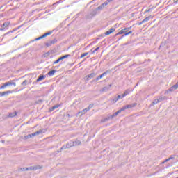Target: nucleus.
Wrapping results in <instances>:
<instances>
[{
	"label": "nucleus",
	"mask_w": 178,
	"mask_h": 178,
	"mask_svg": "<svg viewBox=\"0 0 178 178\" xmlns=\"http://www.w3.org/2000/svg\"><path fill=\"white\" fill-rule=\"evenodd\" d=\"M135 106H137V103H133L131 104H127L126 106H124L122 108H121L120 110H118L117 112L114 113L111 115H108L106 118H102L101 120L102 123H105V122H108V120H112L113 118H116L119 113H122V112L126 111V109H131V108H134Z\"/></svg>",
	"instance_id": "f257e3e1"
},
{
	"label": "nucleus",
	"mask_w": 178,
	"mask_h": 178,
	"mask_svg": "<svg viewBox=\"0 0 178 178\" xmlns=\"http://www.w3.org/2000/svg\"><path fill=\"white\" fill-rule=\"evenodd\" d=\"M98 15V13H97V10L95 9L90 10L88 12V13L85 15V18L86 20H89L92 19V17H95V16H97Z\"/></svg>",
	"instance_id": "f03ea898"
},
{
	"label": "nucleus",
	"mask_w": 178,
	"mask_h": 178,
	"mask_svg": "<svg viewBox=\"0 0 178 178\" xmlns=\"http://www.w3.org/2000/svg\"><path fill=\"white\" fill-rule=\"evenodd\" d=\"M69 57H70V54H66L65 56H63L58 58L56 61H54V65H56L57 63H60V60H63V59H66Z\"/></svg>",
	"instance_id": "7ed1b4c3"
},
{
	"label": "nucleus",
	"mask_w": 178,
	"mask_h": 178,
	"mask_svg": "<svg viewBox=\"0 0 178 178\" xmlns=\"http://www.w3.org/2000/svg\"><path fill=\"white\" fill-rule=\"evenodd\" d=\"M111 72H112V70H106L105 72H104L103 74H102L101 75L97 76L94 80V81H98V80H101V79H102L104 77V76H106V74H108V73H111Z\"/></svg>",
	"instance_id": "20e7f679"
},
{
	"label": "nucleus",
	"mask_w": 178,
	"mask_h": 178,
	"mask_svg": "<svg viewBox=\"0 0 178 178\" xmlns=\"http://www.w3.org/2000/svg\"><path fill=\"white\" fill-rule=\"evenodd\" d=\"M10 25V22H4L2 24L1 28H0V31H3V30H8V28L9 27Z\"/></svg>",
	"instance_id": "39448f33"
},
{
	"label": "nucleus",
	"mask_w": 178,
	"mask_h": 178,
	"mask_svg": "<svg viewBox=\"0 0 178 178\" xmlns=\"http://www.w3.org/2000/svg\"><path fill=\"white\" fill-rule=\"evenodd\" d=\"M105 6H106V4L105 3H102L99 7H97V8H95V10H96V12L98 13H99L100 10H102V9H104V8H105Z\"/></svg>",
	"instance_id": "423d86ee"
},
{
	"label": "nucleus",
	"mask_w": 178,
	"mask_h": 178,
	"mask_svg": "<svg viewBox=\"0 0 178 178\" xmlns=\"http://www.w3.org/2000/svg\"><path fill=\"white\" fill-rule=\"evenodd\" d=\"M4 86H6V87H9L10 86H14V87H16V82H15V80H11L10 81L6 82Z\"/></svg>",
	"instance_id": "0eeeda50"
},
{
	"label": "nucleus",
	"mask_w": 178,
	"mask_h": 178,
	"mask_svg": "<svg viewBox=\"0 0 178 178\" xmlns=\"http://www.w3.org/2000/svg\"><path fill=\"white\" fill-rule=\"evenodd\" d=\"M111 87H112V84L104 86L100 90V92H107V91H109V88H111Z\"/></svg>",
	"instance_id": "6e6552de"
},
{
	"label": "nucleus",
	"mask_w": 178,
	"mask_h": 178,
	"mask_svg": "<svg viewBox=\"0 0 178 178\" xmlns=\"http://www.w3.org/2000/svg\"><path fill=\"white\" fill-rule=\"evenodd\" d=\"M97 76V74L95 72L91 73L86 76V81H88L90 79H94Z\"/></svg>",
	"instance_id": "1a4fd4ad"
},
{
	"label": "nucleus",
	"mask_w": 178,
	"mask_h": 178,
	"mask_svg": "<svg viewBox=\"0 0 178 178\" xmlns=\"http://www.w3.org/2000/svg\"><path fill=\"white\" fill-rule=\"evenodd\" d=\"M45 77H47L46 75H40L38 76V78L37 79L35 82H33V84H35V83H40V81L44 80V79H45Z\"/></svg>",
	"instance_id": "9d476101"
},
{
	"label": "nucleus",
	"mask_w": 178,
	"mask_h": 178,
	"mask_svg": "<svg viewBox=\"0 0 178 178\" xmlns=\"http://www.w3.org/2000/svg\"><path fill=\"white\" fill-rule=\"evenodd\" d=\"M56 42H58V40L56 39H54L51 40L49 42L46 43L45 45L46 47H51V45L56 44Z\"/></svg>",
	"instance_id": "9b49d317"
},
{
	"label": "nucleus",
	"mask_w": 178,
	"mask_h": 178,
	"mask_svg": "<svg viewBox=\"0 0 178 178\" xmlns=\"http://www.w3.org/2000/svg\"><path fill=\"white\" fill-rule=\"evenodd\" d=\"M13 91L12 90H8L0 93V97H5L6 95H9V94H12Z\"/></svg>",
	"instance_id": "f8f14e48"
},
{
	"label": "nucleus",
	"mask_w": 178,
	"mask_h": 178,
	"mask_svg": "<svg viewBox=\"0 0 178 178\" xmlns=\"http://www.w3.org/2000/svg\"><path fill=\"white\" fill-rule=\"evenodd\" d=\"M44 133H47V129H40V130L37 131L36 132L33 133L32 134H42Z\"/></svg>",
	"instance_id": "ddd939ff"
},
{
	"label": "nucleus",
	"mask_w": 178,
	"mask_h": 178,
	"mask_svg": "<svg viewBox=\"0 0 178 178\" xmlns=\"http://www.w3.org/2000/svg\"><path fill=\"white\" fill-rule=\"evenodd\" d=\"M59 106H60V104H56V105L53 106L52 107H51L49 109V112H54V111H55V109H58V108H59Z\"/></svg>",
	"instance_id": "4468645a"
},
{
	"label": "nucleus",
	"mask_w": 178,
	"mask_h": 178,
	"mask_svg": "<svg viewBox=\"0 0 178 178\" xmlns=\"http://www.w3.org/2000/svg\"><path fill=\"white\" fill-rule=\"evenodd\" d=\"M133 90L131 89H127L122 94V97H126L127 95H129V94H130V92H131Z\"/></svg>",
	"instance_id": "2eb2a0df"
},
{
	"label": "nucleus",
	"mask_w": 178,
	"mask_h": 178,
	"mask_svg": "<svg viewBox=\"0 0 178 178\" xmlns=\"http://www.w3.org/2000/svg\"><path fill=\"white\" fill-rule=\"evenodd\" d=\"M19 29H20V26H18L17 28H15L13 30L10 31L9 32H7L6 33H5L3 35V36L4 37L6 36V35H8V34H10V33H15V31H17V30H19Z\"/></svg>",
	"instance_id": "dca6fc26"
},
{
	"label": "nucleus",
	"mask_w": 178,
	"mask_h": 178,
	"mask_svg": "<svg viewBox=\"0 0 178 178\" xmlns=\"http://www.w3.org/2000/svg\"><path fill=\"white\" fill-rule=\"evenodd\" d=\"M157 99H159V102H162V101H166L168 99V97L166 96H159V98H157Z\"/></svg>",
	"instance_id": "f3484780"
},
{
	"label": "nucleus",
	"mask_w": 178,
	"mask_h": 178,
	"mask_svg": "<svg viewBox=\"0 0 178 178\" xmlns=\"http://www.w3.org/2000/svg\"><path fill=\"white\" fill-rule=\"evenodd\" d=\"M111 104H115V102H118L119 101V99L118 98V96H115L113 99H110Z\"/></svg>",
	"instance_id": "a211bd4d"
},
{
	"label": "nucleus",
	"mask_w": 178,
	"mask_h": 178,
	"mask_svg": "<svg viewBox=\"0 0 178 178\" xmlns=\"http://www.w3.org/2000/svg\"><path fill=\"white\" fill-rule=\"evenodd\" d=\"M17 115V112L14 111L13 113H9L8 115V118H15Z\"/></svg>",
	"instance_id": "6ab92c4d"
},
{
	"label": "nucleus",
	"mask_w": 178,
	"mask_h": 178,
	"mask_svg": "<svg viewBox=\"0 0 178 178\" xmlns=\"http://www.w3.org/2000/svg\"><path fill=\"white\" fill-rule=\"evenodd\" d=\"M40 165L36 167H29L28 168H26V170H37V169H40Z\"/></svg>",
	"instance_id": "aec40b11"
},
{
	"label": "nucleus",
	"mask_w": 178,
	"mask_h": 178,
	"mask_svg": "<svg viewBox=\"0 0 178 178\" xmlns=\"http://www.w3.org/2000/svg\"><path fill=\"white\" fill-rule=\"evenodd\" d=\"M55 73H56V70H51L47 73V76H54Z\"/></svg>",
	"instance_id": "412c9836"
},
{
	"label": "nucleus",
	"mask_w": 178,
	"mask_h": 178,
	"mask_svg": "<svg viewBox=\"0 0 178 178\" xmlns=\"http://www.w3.org/2000/svg\"><path fill=\"white\" fill-rule=\"evenodd\" d=\"M72 144H74V147H76V145H80L81 142L79 140H76L75 141H72Z\"/></svg>",
	"instance_id": "4be33fe9"
},
{
	"label": "nucleus",
	"mask_w": 178,
	"mask_h": 178,
	"mask_svg": "<svg viewBox=\"0 0 178 178\" xmlns=\"http://www.w3.org/2000/svg\"><path fill=\"white\" fill-rule=\"evenodd\" d=\"M156 104H159V100L158 99H154L150 104V106H154V105H156Z\"/></svg>",
	"instance_id": "5701e85b"
},
{
	"label": "nucleus",
	"mask_w": 178,
	"mask_h": 178,
	"mask_svg": "<svg viewBox=\"0 0 178 178\" xmlns=\"http://www.w3.org/2000/svg\"><path fill=\"white\" fill-rule=\"evenodd\" d=\"M67 148H72V147H74L73 144V141H70L66 144Z\"/></svg>",
	"instance_id": "b1692460"
},
{
	"label": "nucleus",
	"mask_w": 178,
	"mask_h": 178,
	"mask_svg": "<svg viewBox=\"0 0 178 178\" xmlns=\"http://www.w3.org/2000/svg\"><path fill=\"white\" fill-rule=\"evenodd\" d=\"M31 137H35V134H29L24 136L25 140H29V138H31Z\"/></svg>",
	"instance_id": "393cba45"
},
{
	"label": "nucleus",
	"mask_w": 178,
	"mask_h": 178,
	"mask_svg": "<svg viewBox=\"0 0 178 178\" xmlns=\"http://www.w3.org/2000/svg\"><path fill=\"white\" fill-rule=\"evenodd\" d=\"M87 112H88V110L87 109V108H86L83 110H82L81 111L79 112L78 113L79 114L81 113V115H86V113H87Z\"/></svg>",
	"instance_id": "a878e982"
},
{
	"label": "nucleus",
	"mask_w": 178,
	"mask_h": 178,
	"mask_svg": "<svg viewBox=\"0 0 178 178\" xmlns=\"http://www.w3.org/2000/svg\"><path fill=\"white\" fill-rule=\"evenodd\" d=\"M122 30H124V33L123 34H126V33H127V31H129V30H131V26L128 27V28H124Z\"/></svg>",
	"instance_id": "bb28decb"
},
{
	"label": "nucleus",
	"mask_w": 178,
	"mask_h": 178,
	"mask_svg": "<svg viewBox=\"0 0 178 178\" xmlns=\"http://www.w3.org/2000/svg\"><path fill=\"white\" fill-rule=\"evenodd\" d=\"M151 15L145 17L143 20V22L142 23H145L146 22H148L149 20V19H151Z\"/></svg>",
	"instance_id": "cd10ccee"
},
{
	"label": "nucleus",
	"mask_w": 178,
	"mask_h": 178,
	"mask_svg": "<svg viewBox=\"0 0 178 178\" xmlns=\"http://www.w3.org/2000/svg\"><path fill=\"white\" fill-rule=\"evenodd\" d=\"M120 34H124V30H121L120 32L117 33L115 37H118V35H120Z\"/></svg>",
	"instance_id": "c85d7f7f"
},
{
	"label": "nucleus",
	"mask_w": 178,
	"mask_h": 178,
	"mask_svg": "<svg viewBox=\"0 0 178 178\" xmlns=\"http://www.w3.org/2000/svg\"><path fill=\"white\" fill-rule=\"evenodd\" d=\"M27 80H24L22 83L21 86H22V87H26L27 86Z\"/></svg>",
	"instance_id": "c756f323"
},
{
	"label": "nucleus",
	"mask_w": 178,
	"mask_h": 178,
	"mask_svg": "<svg viewBox=\"0 0 178 178\" xmlns=\"http://www.w3.org/2000/svg\"><path fill=\"white\" fill-rule=\"evenodd\" d=\"M114 0H106L104 3L107 6L110 3V2H113Z\"/></svg>",
	"instance_id": "7c9ffc66"
},
{
	"label": "nucleus",
	"mask_w": 178,
	"mask_h": 178,
	"mask_svg": "<svg viewBox=\"0 0 178 178\" xmlns=\"http://www.w3.org/2000/svg\"><path fill=\"white\" fill-rule=\"evenodd\" d=\"M99 47H97L95 50L92 51V49H91V54H95V52H97V51H99Z\"/></svg>",
	"instance_id": "2f4dec72"
},
{
	"label": "nucleus",
	"mask_w": 178,
	"mask_h": 178,
	"mask_svg": "<svg viewBox=\"0 0 178 178\" xmlns=\"http://www.w3.org/2000/svg\"><path fill=\"white\" fill-rule=\"evenodd\" d=\"M94 105L93 104H90L86 109L88 111H90L92 108H93Z\"/></svg>",
	"instance_id": "473e14b6"
},
{
	"label": "nucleus",
	"mask_w": 178,
	"mask_h": 178,
	"mask_svg": "<svg viewBox=\"0 0 178 178\" xmlns=\"http://www.w3.org/2000/svg\"><path fill=\"white\" fill-rule=\"evenodd\" d=\"M88 55V52L83 53L81 55V58H84L85 56H87Z\"/></svg>",
	"instance_id": "72a5a7b5"
},
{
	"label": "nucleus",
	"mask_w": 178,
	"mask_h": 178,
	"mask_svg": "<svg viewBox=\"0 0 178 178\" xmlns=\"http://www.w3.org/2000/svg\"><path fill=\"white\" fill-rule=\"evenodd\" d=\"M117 98L118 99H122V98H124V97H123V95H117Z\"/></svg>",
	"instance_id": "f704fd0d"
},
{
	"label": "nucleus",
	"mask_w": 178,
	"mask_h": 178,
	"mask_svg": "<svg viewBox=\"0 0 178 178\" xmlns=\"http://www.w3.org/2000/svg\"><path fill=\"white\" fill-rule=\"evenodd\" d=\"M175 90H176L175 88H174V86H171L169 89H168V91H170V92H172V91H175Z\"/></svg>",
	"instance_id": "c9c22d12"
},
{
	"label": "nucleus",
	"mask_w": 178,
	"mask_h": 178,
	"mask_svg": "<svg viewBox=\"0 0 178 178\" xmlns=\"http://www.w3.org/2000/svg\"><path fill=\"white\" fill-rule=\"evenodd\" d=\"M52 33H54V31H50L49 32H47V33H45V34L47 35V36H48V35H51V34H52Z\"/></svg>",
	"instance_id": "e433bc0d"
},
{
	"label": "nucleus",
	"mask_w": 178,
	"mask_h": 178,
	"mask_svg": "<svg viewBox=\"0 0 178 178\" xmlns=\"http://www.w3.org/2000/svg\"><path fill=\"white\" fill-rule=\"evenodd\" d=\"M131 33H133V31H129V32H127V33H125L124 34V35H129V34H131Z\"/></svg>",
	"instance_id": "4c0bfd02"
},
{
	"label": "nucleus",
	"mask_w": 178,
	"mask_h": 178,
	"mask_svg": "<svg viewBox=\"0 0 178 178\" xmlns=\"http://www.w3.org/2000/svg\"><path fill=\"white\" fill-rule=\"evenodd\" d=\"M174 86V88H175V90H177V89H178V81L176 83L175 85H174V86Z\"/></svg>",
	"instance_id": "58836bf2"
},
{
	"label": "nucleus",
	"mask_w": 178,
	"mask_h": 178,
	"mask_svg": "<svg viewBox=\"0 0 178 178\" xmlns=\"http://www.w3.org/2000/svg\"><path fill=\"white\" fill-rule=\"evenodd\" d=\"M115 30H116V28H111L108 31H111L112 33L113 31H115Z\"/></svg>",
	"instance_id": "ea45409f"
},
{
	"label": "nucleus",
	"mask_w": 178,
	"mask_h": 178,
	"mask_svg": "<svg viewBox=\"0 0 178 178\" xmlns=\"http://www.w3.org/2000/svg\"><path fill=\"white\" fill-rule=\"evenodd\" d=\"M105 35H109L110 34H112L111 32L110 31H107L106 32H105Z\"/></svg>",
	"instance_id": "a19ab883"
},
{
	"label": "nucleus",
	"mask_w": 178,
	"mask_h": 178,
	"mask_svg": "<svg viewBox=\"0 0 178 178\" xmlns=\"http://www.w3.org/2000/svg\"><path fill=\"white\" fill-rule=\"evenodd\" d=\"M67 149V145H63V146H62V147L60 148V151H62L63 149Z\"/></svg>",
	"instance_id": "79ce46f5"
},
{
	"label": "nucleus",
	"mask_w": 178,
	"mask_h": 178,
	"mask_svg": "<svg viewBox=\"0 0 178 178\" xmlns=\"http://www.w3.org/2000/svg\"><path fill=\"white\" fill-rule=\"evenodd\" d=\"M39 40H42V36H40L35 39V41H39Z\"/></svg>",
	"instance_id": "37998d69"
},
{
	"label": "nucleus",
	"mask_w": 178,
	"mask_h": 178,
	"mask_svg": "<svg viewBox=\"0 0 178 178\" xmlns=\"http://www.w3.org/2000/svg\"><path fill=\"white\" fill-rule=\"evenodd\" d=\"M5 87H6L5 86V83H3L1 87H0V90H3L5 88Z\"/></svg>",
	"instance_id": "c03bdc74"
},
{
	"label": "nucleus",
	"mask_w": 178,
	"mask_h": 178,
	"mask_svg": "<svg viewBox=\"0 0 178 178\" xmlns=\"http://www.w3.org/2000/svg\"><path fill=\"white\" fill-rule=\"evenodd\" d=\"M49 52H47V53H45V54H44V58H47V56H49Z\"/></svg>",
	"instance_id": "a18cd8bd"
},
{
	"label": "nucleus",
	"mask_w": 178,
	"mask_h": 178,
	"mask_svg": "<svg viewBox=\"0 0 178 178\" xmlns=\"http://www.w3.org/2000/svg\"><path fill=\"white\" fill-rule=\"evenodd\" d=\"M45 37H48L47 33H44L42 35V38H45Z\"/></svg>",
	"instance_id": "49530a36"
},
{
	"label": "nucleus",
	"mask_w": 178,
	"mask_h": 178,
	"mask_svg": "<svg viewBox=\"0 0 178 178\" xmlns=\"http://www.w3.org/2000/svg\"><path fill=\"white\" fill-rule=\"evenodd\" d=\"M124 37H126V35H124V34L122 35L120 38H119L118 41H119L120 40H122V38H123Z\"/></svg>",
	"instance_id": "de8ad7c7"
},
{
	"label": "nucleus",
	"mask_w": 178,
	"mask_h": 178,
	"mask_svg": "<svg viewBox=\"0 0 178 178\" xmlns=\"http://www.w3.org/2000/svg\"><path fill=\"white\" fill-rule=\"evenodd\" d=\"M169 161H170V159H167L165 161L163 162V163H165V162H169Z\"/></svg>",
	"instance_id": "09e8293b"
},
{
	"label": "nucleus",
	"mask_w": 178,
	"mask_h": 178,
	"mask_svg": "<svg viewBox=\"0 0 178 178\" xmlns=\"http://www.w3.org/2000/svg\"><path fill=\"white\" fill-rule=\"evenodd\" d=\"M62 2V0H59L58 1H57L55 4H58V3H60Z\"/></svg>",
	"instance_id": "8fccbe9b"
},
{
	"label": "nucleus",
	"mask_w": 178,
	"mask_h": 178,
	"mask_svg": "<svg viewBox=\"0 0 178 178\" xmlns=\"http://www.w3.org/2000/svg\"><path fill=\"white\" fill-rule=\"evenodd\" d=\"M143 23H144V22H143V21H141V22H138V26H141V24H143Z\"/></svg>",
	"instance_id": "3c124183"
},
{
	"label": "nucleus",
	"mask_w": 178,
	"mask_h": 178,
	"mask_svg": "<svg viewBox=\"0 0 178 178\" xmlns=\"http://www.w3.org/2000/svg\"><path fill=\"white\" fill-rule=\"evenodd\" d=\"M26 169H27V168H21V170L25 171Z\"/></svg>",
	"instance_id": "603ef678"
},
{
	"label": "nucleus",
	"mask_w": 178,
	"mask_h": 178,
	"mask_svg": "<svg viewBox=\"0 0 178 178\" xmlns=\"http://www.w3.org/2000/svg\"><path fill=\"white\" fill-rule=\"evenodd\" d=\"M67 116L68 118H72V115H70V114H67Z\"/></svg>",
	"instance_id": "864d4df0"
},
{
	"label": "nucleus",
	"mask_w": 178,
	"mask_h": 178,
	"mask_svg": "<svg viewBox=\"0 0 178 178\" xmlns=\"http://www.w3.org/2000/svg\"><path fill=\"white\" fill-rule=\"evenodd\" d=\"M146 12H151V9L147 10Z\"/></svg>",
	"instance_id": "5fc2aeb1"
},
{
	"label": "nucleus",
	"mask_w": 178,
	"mask_h": 178,
	"mask_svg": "<svg viewBox=\"0 0 178 178\" xmlns=\"http://www.w3.org/2000/svg\"><path fill=\"white\" fill-rule=\"evenodd\" d=\"M168 159H170H170H173V157L170 156L168 158Z\"/></svg>",
	"instance_id": "6e6d98bb"
},
{
	"label": "nucleus",
	"mask_w": 178,
	"mask_h": 178,
	"mask_svg": "<svg viewBox=\"0 0 178 178\" xmlns=\"http://www.w3.org/2000/svg\"><path fill=\"white\" fill-rule=\"evenodd\" d=\"M175 2H176V3H177L178 0H174Z\"/></svg>",
	"instance_id": "4d7b16f0"
},
{
	"label": "nucleus",
	"mask_w": 178,
	"mask_h": 178,
	"mask_svg": "<svg viewBox=\"0 0 178 178\" xmlns=\"http://www.w3.org/2000/svg\"><path fill=\"white\" fill-rule=\"evenodd\" d=\"M137 86H138V83H137L136 86L137 87Z\"/></svg>",
	"instance_id": "13d9d810"
}]
</instances>
